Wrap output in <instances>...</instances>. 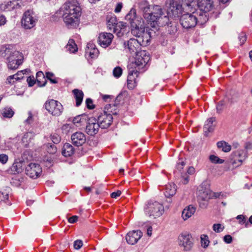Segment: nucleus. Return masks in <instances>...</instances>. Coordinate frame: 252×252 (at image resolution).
<instances>
[{
  "instance_id": "bb28decb",
  "label": "nucleus",
  "mask_w": 252,
  "mask_h": 252,
  "mask_svg": "<svg viewBox=\"0 0 252 252\" xmlns=\"http://www.w3.org/2000/svg\"><path fill=\"white\" fill-rule=\"evenodd\" d=\"M107 19L108 28L110 30L113 29L114 32H116L117 31L119 30L118 27H120L118 25V23L116 17L115 15H113L110 17H108Z\"/></svg>"
},
{
  "instance_id": "aec40b11",
  "label": "nucleus",
  "mask_w": 252,
  "mask_h": 252,
  "mask_svg": "<svg viewBox=\"0 0 252 252\" xmlns=\"http://www.w3.org/2000/svg\"><path fill=\"white\" fill-rule=\"evenodd\" d=\"M72 144L77 147L83 145L86 141L85 134L82 132H76L71 136Z\"/></svg>"
},
{
  "instance_id": "1a4fd4ad",
  "label": "nucleus",
  "mask_w": 252,
  "mask_h": 252,
  "mask_svg": "<svg viewBox=\"0 0 252 252\" xmlns=\"http://www.w3.org/2000/svg\"><path fill=\"white\" fill-rule=\"evenodd\" d=\"M150 60V57L147 55L145 51H140L136 54L135 61L130 63L128 65L130 68L134 67L138 69L139 71L142 72L144 67L147 64Z\"/></svg>"
},
{
  "instance_id": "864d4df0",
  "label": "nucleus",
  "mask_w": 252,
  "mask_h": 252,
  "mask_svg": "<svg viewBox=\"0 0 252 252\" xmlns=\"http://www.w3.org/2000/svg\"><path fill=\"white\" fill-rule=\"evenodd\" d=\"M8 199V194L6 192H0V201L6 202Z\"/></svg>"
},
{
  "instance_id": "603ef678",
  "label": "nucleus",
  "mask_w": 252,
  "mask_h": 252,
  "mask_svg": "<svg viewBox=\"0 0 252 252\" xmlns=\"http://www.w3.org/2000/svg\"><path fill=\"white\" fill-rule=\"evenodd\" d=\"M236 219L239 220V223L240 224H243L247 220V217L243 215H238Z\"/></svg>"
},
{
  "instance_id": "4d7b16f0",
  "label": "nucleus",
  "mask_w": 252,
  "mask_h": 252,
  "mask_svg": "<svg viewBox=\"0 0 252 252\" xmlns=\"http://www.w3.org/2000/svg\"><path fill=\"white\" fill-rule=\"evenodd\" d=\"M8 159V156L5 154L0 155V162L2 164H5L6 163Z\"/></svg>"
},
{
  "instance_id": "f8f14e48",
  "label": "nucleus",
  "mask_w": 252,
  "mask_h": 252,
  "mask_svg": "<svg viewBox=\"0 0 252 252\" xmlns=\"http://www.w3.org/2000/svg\"><path fill=\"white\" fill-rule=\"evenodd\" d=\"M179 245L185 252L190 251L193 246V239L190 234L188 232L182 233L178 237Z\"/></svg>"
},
{
  "instance_id": "473e14b6",
  "label": "nucleus",
  "mask_w": 252,
  "mask_h": 252,
  "mask_svg": "<svg viewBox=\"0 0 252 252\" xmlns=\"http://www.w3.org/2000/svg\"><path fill=\"white\" fill-rule=\"evenodd\" d=\"M36 80L39 87L44 86L47 83V79L42 71H38L36 73Z\"/></svg>"
},
{
  "instance_id": "4468645a",
  "label": "nucleus",
  "mask_w": 252,
  "mask_h": 252,
  "mask_svg": "<svg viewBox=\"0 0 252 252\" xmlns=\"http://www.w3.org/2000/svg\"><path fill=\"white\" fill-rule=\"evenodd\" d=\"M36 22L37 19L35 18L32 11L27 10L23 14L21 25L25 29H31L35 26Z\"/></svg>"
},
{
  "instance_id": "9d476101",
  "label": "nucleus",
  "mask_w": 252,
  "mask_h": 252,
  "mask_svg": "<svg viewBox=\"0 0 252 252\" xmlns=\"http://www.w3.org/2000/svg\"><path fill=\"white\" fill-rule=\"evenodd\" d=\"M183 8V5L180 3V1L177 0H170L166 15L169 18V16L174 18L181 17V16L186 12Z\"/></svg>"
},
{
  "instance_id": "4c0bfd02",
  "label": "nucleus",
  "mask_w": 252,
  "mask_h": 252,
  "mask_svg": "<svg viewBox=\"0 0 252 252\" xmlns=\"http://www.w3.org/2000/svg\"><path fill=\"white\" fill-rule=\"evenodd\" d=\"M23 164V162L21 161L14 162L12 165L13 170L17 173L21 172L24 169Z\"/></svg>"
},
{
  "instance_id": "f03ea898",
  "label": "nucleus",
  "mask_w": 252,
  "mask_h": 252,
  "mask_svg": "<svg viewBox=\"0 0 252 252\" xmlns=\"http://www.w3.org/2000/svg\"><path fill=\"white\" fill-rule=\"evenodd\" d=\"M63 21L68 28H76L79 23L81 8L77 0H68L61 7Z\"/></svg>"
},
{
  "instance_id": "b1692460",
  "label": "nucleus",
  "mask_w": 252,
  "mask_h": 252,
  "mask_svg": "<svg viewBox=\"0 0 252 252\" xmlns=\"http://www.w3.org/2000/svg\"><path fill=\"white\" fill-rule=\"evenodd\" d=\"M215 121V118L211 117L206 121L203 128L204 132L206 136H207L209 132H212L214 130L216 126V124H214Z\"/></svg>"
},
{
  "instance_id": "13d9d810",
  "label": "nucleus",
  "mask_w": 252,
  "mask_h": 252,
  "mask_svg": "<svg viewBox=\"0 0 252 252\" xmlns=\"http://www.w3.org/2000/svg\"><path fill=\"white\" fill-rule=\"evenodd\" d=\"M223 241L226 244H230L232 242L233 239L231 235H226L223 237Z\"/></svg>"
},
{
  "instance_id": "c03bdc74",
  "label": "nucleus",
  "mask_w": 252,
  "mask_h": 252,
  "mask_svg": "<svg viewBox=\"0 0 252 252\" xmlns=\"http://www.w3.org/2000/svg\"><path fill=\"white\" fill-rule=\"evenodd\" d=\"M72 122L77 126H80L81 124L84 122V119L80 116H77L74 118Z\"/></svg>"
},
{
  "instance_id": "393cba45",
  "label": "nucleus",
  "mask_w": 252,
  "mask_h": 252,
  "mask_svg": "<svg viewBox=\"0 0 252 252\" xmlns=\"http://www.w3.org/2000/svg\"><path fill=\"white\" fill-rule=\"evenodd\" d=\"M181 4L183 9L187 11L191 12L192 10L196 9V2L195 0H181Z\"/></svg>"
},
{
  "instance_id": "052dcab7",
  "label": "nucleus",
  "mask_w": 252,
  "mask_h": 252,
  "mask_svg": "<svg viewBox=\"0 0 252 252\" xmlns=\"http://www.w3.org/2000/svg\"><path fill=\"white\" fill-rule=\"evenodd\" d=\"M78 220V217L77 216H73L68 218V221L70 223H73L77 221Z\"/></svg>"
},
{
  "instance_id": "58836bf2",
  "label": "nucleus",
  "mask_w": 252,
  "mask_h": 252,
  "mask_svg": "<svg viewBox=\"0 0 252 252\" xmlns=\"http://www.w3.org/2000/svg\"><path fill=\"white\" fill-rule=\"evenodd\" d=\"M167 25L168 31L169 33L171 34L175 33L177 31V28L176 24L175 23H173L172 21L169 22L168 24H166Z\"/></svg>"
},
{
  "instance_id": "423d86ee",
  "label": "nucleus",
  "mask_w": 252,
  "mask_h": 252,
  "mask_svg": "<svg viewBox=\"0 0 252 252\" xmlns=\"http://www.w3.org/2000/svg\"><path fill=\"white\" fill-rule=\"evenodd\" d=\"M212 0H198L196 3V12L200 15L199 20L202 23H206L209 20V12L213 7Z\"/></svg>"
},
{
  "instance_id": "7ed1b4c3",
  "label": "nucleus",
  "mask_w": 252,
  "mask_h": 252,
  "mask_svg": "<svg viewBox=\"0 0 252 252\" xmlns=\"http://www.w3.org/2000/svg\"><path fill=\"white\" fill-rule=\"evenodd\" d=\"M0 55L6 58L7 67L9 69H16L23 63V54L18 51L13 50L9 45L8 47H1Z\"/></svg>"
},
{
  "instance_id": "20e7f679",
  "label": "nucleus",
  "mask_w": 252,
  "mask_h": 252,
  "mask_svg": "<svg viewBox=\"0 0 252 252\" xmlns=\"http://www.w3.org/2000/svg\"><path fill=\"white\" fill-rule=\"evenodd\" d=\"M114 104H109L105 107V110L103 113H101L96 119L100 128L102 129H106L108 128L112 124L113 120L112 115H117L118 112L116 109H114L113 111V107H115Z\"/></svg>"
},
{
  "instance_id": "cd10ccee",
  "label": "nucleus",
  "mask_w": 252,
  "mask_h": 252,
  "mask_svg": "<svg viewBox=\"0 0 252 252\" xmlns=\"http://www.w3.org/2000/svg\"><path fill=\"white\" fill-rule=\"evenodd\" d=\"M72 93L75 99V106L76 107H79L81 105L82 102L84 93L82 90L77 89H74L72 91Z\"/></svg>"
},
{
  "instance_id": "ea45409f",
  "label": "nucleus",
  "mask_w": 252,
  "mask_h": 252,
  "mask_svg": "<svg viewBox=\"0 0 252 252\" xmlns=\"http://www.w3.org/2000/svg\"><path fill=\"white\" fill-rule=\"evenodd\" d=\"M210 160L214 163H223L224 162L223 159L220 158L218 157L215 155H211L209 157Z\"/></svg>"
},
{
  "instance_id": "680f3d73",
  "label": "nucleus",
  "mask_w": 252,
  "mask_h": 252,
  "mask_svg": "<svg viewBox=\"0 0 252 252\" xmlns=\"http://www.w3.org/2000/svg\"><path fill=\"white\" fill-rule=\"evenodd\" d=\"M121 193V191L118 190L116 192H113L111 193V197L113 198H117V197L120 196Z\"/></svg>"
},
{
  "instance_id": "e2e57ef3",
  "label": "nucleus",
  "mask_w": 252,
  "mask_h": 252,
  "mask_svg": "<svg viewBox=\"0 0 252 252\" xmlns=\"http://www.w3.org/2000/svg\"><path fill=\"white\" fill-rule=\"evenodd\" d=\"M6 22V18L3 15H0V26L4 25Z\"/></svg>"
},
{
  "instance_id": "a18cd8bd",
  "label": "nucleus",
  "mask_w": 252,
  "mask_h": 252,
  "mask_svg": "<svg viewBox=\"0 0 252 252\" xmlns=\"http://www.w3.org/2000/svg\"><path fill=\"white\" fill-rule=\"evenodd\" d=\"M47 152L51 154H55L57 151L56 147L54 145L48 143L47 145Z\"/></svg>"
},
{
  "instance_id": "09e8293b",
  "label": "nucleus",
  "mask_w": 252,
  "mask_h": 252,
  "mask_svg": "<svg viewBox=\"0 0 252 252\" xmlns=\"http://www.w3.org/2000/svg\"><path fill=\"white\" fill-rule=\"evenodd\" d=\"M86 104L87 108L89 109H93L95 108L94 105L93 104V100L90 98L86 99Z\"/></svg>"
},
{
  "instance_id": "338daca9",
  "label": "nucleus",
  "mask_w": 252,
  "mask_h": 252,
  "mask_svg": "<svg viewBox=\"0 0 252 252\" xmlns=\"http://www.w3.org/2000/svg\"><path fill=\"white\" fill-rule=\"evenodd\" d=\"M220 195V192H214L211 191V199L213 198H219Z\"/></svg>"
},
{
  "instance_id": "5fc2aeb1",
  "label": "nucleus",
  "mask_w": 252,
  "mask_h": 252,
  "mask_svg": "<svg viewBox=\"0 0 252 252\" xmlns=\"http://www.w3.org/2000/svg\"><path fill=\"white\" fill-rule=\"evenodd\" d=\"M27 82L29 87H32L35 84L36 81L34 77L32 76L28 77L27 79Z\"/></svg>"
},
{
  "instance_id": "c85d7f7f",
  "label": "nucleus",
  "mask_w": 252,
  "mask_h": 252,
  "mask_svg": "<svg viewBox=\"0 0 252 252\" xmlns=\"http://www.w3.org/2000/svg\"><path fill=\"white\" fill-rule=\"evenodd\" d=\"M88 50L87 52L89 53L90 56L92 58H94L96 57L99 54L98 50L95 48V46L92 42H89L87 44Z\"/></svg>"
},
{
  "instance_id": "3c124183",
  "label": "nucleus",
  "mask_w": 252,
  "mask_h": 252,
  "mask_svg": "<svg viewBox=\"0 0 252 252\" xmlns=\"http://www.w3.org/2000/svg\"><path fill=\"white\" fill-rule=\"evenodd\" d=\"M239 39L240 42V45H242L244 44L247 40L246 34L244 32H241L239 35Z\"/></svg>"
},
{
  "instance_id": "8fccbe9b",
  "label": "nucleus",
  "mask_w": 252,
  "mask_h": 252,
  "mask_svg": "<svg viewBox=\"0 0 252 252\" xmlns=\"http://www.w3.org/2000/svg\"><path fill=\"white\" fill-rule=\"evenodd\" d=\"M224 227H221V225L220 223L214 224L213 226V230L216 232H220L223 230Z\"/></svg>"
},
{
  "instance_id": "2eb2a0df",
  "label": "nucleus",
  "mask_w": 252,
  "mask_h": 252,
  "mask_svg": "<svg viewBox=\"0 0 252 252\" xmlns=\"http://www.w3.org/2000/svg\"><path fill=\"white\" fill-rule=\"evenodd\" d=\"M26 174L30 178L36 179L42 172V169L39 164L31 163L26 167Z\"/></svg>"
},
{
  "instance_id": "c9c22d12",
  "label": "nucleus",
  "mask_w": 252,
  "mask_h": 252,
  "mask_svg": "<svg viewBox=\"0 0 252 252\" xmlns=\"http://www.w3.org/2000/svg\"><path fill=\"white\" fill-rule=\"evenodd\" d=\"M136 10L135 9L132 8L128 13L126 16L125 19L129 22L130 24L132 21H133L134 19L136 18Z\"/></svg>"
},
{
  "instance_id": "f704fd0d",
  "label": "nucleus",
  "mask_w": 252,
  "mask_h": 252,
  "mask_svg": "<svg viewBox=\"0 0 252 252\" xmlns=\"http://www.w3.org/2000/svg\"><path fill=\"white\" fill-rule=\"evenodd\" d=\"M66 48L71 53H74L77 51V47L73 39H70L66 45Z\"/></svg>"
},
{
  "instance_id": "de8ad7c7",
  "label": "nucleus",
  "mask_w": 252,
  "mask_h": 252,
  "mask_svg": "<svg viewBox=\"0 0 252 252\" xmlns=\"http://www.w3.org/2000/svg\"><path fill=\"white\" fill-rule=\"evenodd\" d=\"M46 78L47 79L49 80L52 83H53V84L57 83L58 82L56 80V79L55 78H53V77L54 76V75L53 73L48 72H46Z\"/></svg>"
},
{
  "instance_id": "412c9836",
  "label": "nucleus",
  "mask_w": 252,
  "mask_h": 252,
  "mask_svg": "<svg viewBox=\"0 0 252 252\" xmlns=\"http://www.w3.org/2000/svg\"><path fill=\"white\" fill-rule=\"evenodd\" d=\"M142 233L141 231L133 230L129 232L126 235V239L128 244L134 245L141 238Z\"/></svg>"
},
{
  "instance_id": "774afa93",
  "label": "nucleus",
  "mask_w": 252,
  "mask_h": 252,
  "mask_svg": "<svg viewBox=\"0 0 252 252\" xmlns=\"http://www.w3.org/2000/svg\"><path fill=\"white\" fill-rule=\"evenodd\" d=\"M223 103L222 102H219L217 105V110L218 112H220L222 110V106H223Z\"/></svg>"
},
{
  "instance_id": "72a5a7b5",
  "label": "nucleus",
  "mask_w": 252,
  "mask_h": 252,
  "mask_svg": "<svg viewBox=\"0 0 252 252\" xmlns=\"http://www.w3.org/2000/svg\"><path fill=\"white\" fill-rule=\"evenodd\" d=\"M217 147L219 149H221L222 151L224 152H228L231 149V146L227 142L221 141L217 143Z\"/></svg>"
},
{
  "instance_id": "9b49d317",
  "label": "nucleus",
  "mask_w": 252,
  "mask_h": 252,
  "mask_svg": "<svg viewBox=\"0 0 252 252\" xmlns=\"http://www.w3.org/2000/svg\"><path fill=\"white\" fill-rule=\"evenodd\" d=\"M44 106L46 110L54 116L61 115L63 109L62 104L60 102L53 99L47 100Z\"/></svg>"
},
{
  "instance_id": "f257e3e1",
  "label": "nucleus",
  "mask_w": 252,
  "mask_h": 252,
  "mask_svg": "<svg viewBox=\"0 0 252 252\" xmlns=\"http://www.w3.org/2000/svg\"><path fill=\"white\" fill-rule=\"evenodd\" d=\"M137 6L143 18L154 31H158L159 27L168 23L169 18L160 6L150 5L146 0H140Z\"/></svg>"
},
{
  "instance_id": "a211bd4d",
  "label": "nucleus",
  "mask_w": 252,
  "mask_h": 252,
  "mask_svg": "<svg viewBox=\"0 0 252 252\" xmlns=\"http://www.w3.org/2000/svg\"><path fill=\"white\" fill-rule=\"evenodd\" d=\"M97 120L94 117H91L88 119V124L86 126V132L90 135L93 136L96 134L100 128Z\"/></svg>"
},
{
  "instance_id": "37998d69",
  "label": "nucleus",
  "mask_w": 252,
  "mask_h": 252,
  "mask_svg": "<svg viewBox=\"0 0 252 252\" xmlns=\"http://www.w3.org/2000/svg\"><path fill=\"white\" fill-rule=\"evenodd\" d=\"M123 70L120 66H117L114 68L113 71V74L115 77L119 78L122 74Z\"/></svg>"
},
{
  "instance_id": "e433bc0d",
  "label": "nucleus",
  "mask_w": 252,
  "mask_h": 252,
  "mask_svg": "<svg viewBox=\"0 0 252 252\" xmlns=\"http://www.w3.org/2000/svg\"><path fill=\"white\" fill-rule=\"evenodd\" d=\"M201 245L203 248H207L209 244L210 241L207 235L202 234L200 236Z\"/></svg>"
},
{
  "instance_id": "a878e982",
  "label": "nucleus",
  "mask_w": 252,
  "mask_h": 252,
  "mask_svg": "<svg viewBox=\"0 0 252 252\" xmlns=\"http://www.w3.org/2000/svg\"><path fill=\"white\" fill-rule=\"evenodd\" d=\"M196 211V208L192 205L186 207L182 212V217L184 220H188L193 215Z\"/></svg>"
},
{
  "instance_id": "6ab92c4d",
  "label": "nucleus",
  "mask_w": 252,
  "mask_h": 252,
  "mask_svg": "<svg viewBox=\"0 0 252 252\" xmlns=\"http://www.w3.org/2000/svg\"><path fill=\"white\" fill-rule=\"evenodd\" d=\"M128 74L127 76V87L129 89H132L135 86L136 78L138 77L139 72L138 69L134 67L130 68L129 65L127 66Z\"/></svg>"
},
{
  "instance_id": "6e6d98bb",
  "label": "nucleus",
  "mask_w": 252,
  "mask_h": 252,
  "mask_svg": "<svg viewBox=\"0 0 252 252\" xmlns=\"http://www.w3.org/2000/svg\"><path fill=\"white\" fill-rule=\"evenodd\" d=\"M83 246V242L81 240H77L74 241V248L75 249L79 250Z\"/></svg>"
},
{
  "instance_id": "39448f33",
  "label": "nucleus",
  "mask_w": 252,
  "mask_h": 252,
  "mask_svg": "<svg viewBox=\"0 0 252 252\" xmlns=\"http://www.w3.org/2000/svg\"><path fill=\"white\" fill-rule=\"evenodd\" d=\"M200 15L196 12V10H192L191 12L187 11L183 14L180 17V23L185 29L194 28L198 23L201 25L205 23H202L199 20Z\"/></svg>"
},
{
  "instance_id": "dca6fc26",
  "label": "nucleus",
  "mask_w": 252,
  "mask_h": 252,
  "mask_svg": "<svg viewBox=\"0 0 252 252\" xmlns=\"http://www.w3.org/2000/svg\"><path fill=\"white\" fill-rule=\"evenodd\" d=\"M124 46L126 49H127L131 54H136L140 52L141 44L138 39L130 38L126 42L124 43Z\"/></svg>"
},
{
  "instance_id": "ddd939ff",
  "label": "nucleus",
  "mask_w": 252,
  "mask_h": 252,
  "mask_svg": "<svg viewBox=\"0 0 252 252\" xmlns=\"http://www.w3.org/2000/svg\"><path fill=\"white\" fill-rule=\"evenodd\" d=\"M153 28L151 27L150 28L148 27L145 29L142 30L140 33H139L137 35H134L137 37L139 42L141 44L142 46H146L149 44L151 38L156 35V32L158 31H154Z\"/></svg>"
},
{
  "instance_id": "bf43d9fd",
  "label": "nucleus",
  "mask_w": 252,
  "mask_h": 252,
  "mask_svg": "<svg viewBox=\"0 0 252 252\" xmlns=\"http://www.w3.org/2000/svg\"><path fill=\"white\" fill-rule=\"evenodd\" d=\"M26 71V70H21L18 71L17 73L14 74V75H16L18 78V81L21 80V79H23L24 78V75L25 74V72Z\"/></svg>"
},
{
  "instance_id": "6e6552de",
  "label": "nucleus",
  "mask_w": 252,
  "mask_h": 252,
  "mask_svg": "<svg viewBox=\"0 0 252 252\" xmlns=\"http://www.w3.org/2000/svg\"><path fill=\"white\" fill-rule=\"evenodd\" d=\"M164 211L163 205L157 201L148 202L145 208L146 213L154 219L161 216Z\"/></svg>"
},
{
  "instance_id": "a19ab883",
  "label": "nucleus",
  "mask_w": 252,
  "mask_h": 252,
  "mask_svg": "<svg viewBox=\"0 0 252 252\" xmlns=\"http://www.w3.org/2000/svg\"><path fill=\"white\" fill-rule=\"evenodd\" d=\"M14 113V111L11 108H6L2 114L5 118H10L13 116Z\"/></svg>"
},
{
  "instance_id": "69168bd1",
  "label": "nucleus",
  "mask_w": 252,
  "mask_h": 252,
  "mask_svg": "<svg viewBox=\"0 0 252 252\" xmlns=\"http://www.w3.org/2000/svg\"><path fill=\"white\" fill-rule=\"evenodd\" d=\"M122 7H123L122 3H118L117 4L116 7V8L115 9V12L116 13L120 12L121 11Z\"/></svg>"
},
{
  "instance_id": "79ce46f5",
  "label": "nucleus",
  "mask_w": 252,
  "mask_h": 252,
  "mask_svg": "<svg viewBox=\"0 0 252 252\" xmlns=\"http://www.w3.org/2000/svg\"><path fill=\"white\" fill-rule=\"evenodd\" d=\"M18 77L16 75H10L6 79V83L10 85L14 84L15 82L18 81Z\"/></svg>"
},
{
  "instance_id": "0e129e2a",
  "label": "nucleus",
  "mask_w": 252,
  "mask_h": 252,
  "mask_svg": "<svg viewBox=\"0 0 252 252\" xmlns=\"http://www.w3.org/2000/svg\"><path fill=\"white\" fill-rule=\"evenodd\" d=\"M28 115H29L28 118L26 119L25 122L27 124H30L32 121V113L31 112H29L28 113Z\"/></svg>"
},
{
  "instance_id": "2f4dec72",
  "label": "nucleus",
  "mask_w": 252,
  "mask_h": 252,
  "mask_svg": "<svg viewBox=\"0 0 252 252\" xmlns=\"http://www.w3.org/2000/svg\"><path fill=\"white\" fill-rule=\"evenodd\" d=\"M73 146L69 143H65L63 145L62 154L64 157H70L74 153Z\"/></svg>"
},
{
  "instance_id": "7c9ffc66",
  "label": "nucleus",
  "mask_w": 252,
  "mask_h": 252,
  "mask_svg": "<svg viewBox=\"0 0 252 252\" xmlns=\"http://www.w3.org/2000/svg\"><path fill=\"white\" fill-rule=\"evenodd\" d=\"M176 192V188L175 184H171L166 186L164 194L166 197L173 196Z\"/></svg>"
},
{
  "instance_id": "4be33fe9",
  "label": "nucleus",
  "mask_w": 252,
  "mask_h": 252,
  "mask_svg": "<svg viewBox=\"0 0 252 252\" xmlns=\"http://www.w3.org/2000/svg\"><path fill=\"white\" fill-rule=\"evenodd\" d=\"M113 37L111 33H101L99 34L98 41L101 46L106 48L111 44Z\"/></svg>"
},
{
  "instance_id": "49530a36",
  "label": "nucleus",
  "mask_w": 252,
  "mask_h": 252,
  "mask_svg": "<svg viewBox=\"0 0 252 252\" xmlns=\"http://www.w3.org/2000/svg\"><path fill=\"white\" fill-rule=\"evenodd\" d=\"M51 139L54 144H58L61 141V137L56 133L51 135Z\"/></svg>"
},
{
  "instance_id": "5701e85b",
  "label": "nucleus",
  "mask_w": 252,
  "mask_h": 252,
  "mask_svg": "<svg viewBox=\"0 0 252 252\" xmlns=\"http://www.w3.org/2000/svg\"><path fill=\"white\" fill-rule=\"evenodd\" d=\"M233 161L232 162V164L235 165L237 163V161L239 163L237 166L241 165L243 161L245 160L247 158L246 152L244 150H237L233 153Z\"/></svg>"
},
{
  "instance_id": "0eeeda50",
  "label": "nucleus",
  "mask_w": 252,
  "mask_h": 252,
  "mask_svg": "<svg viewBox=\"0 0 252 252\" xmlns=\"http://www.w3.org/2000/svg\"><path fill=\"white\" fill-rule=\"evenodd\" d=\"M196 193L199 207L202 209L206 208L209 200L211 199V190L205 184H202L198 187Z\"/></svg>"
},
{
  "instance_id": "f3484780",
  "label": "nucleus",
  "mask_w": 252,
  "mask_h": 252,
  "mask_svg": "<svg viewBox=\"0 0 252 252\" xmlns=\"http://www.w3.org/2000/svg\"><path fill=\"white\" fill-rule=\"evenodd\" d=\"M131 32L133 35H137L142 30L145 29L144 20L141 17H137L132 21L130 24Z\"/></svg>"
},
{
  "instance_id": "c756f323",
  "label": "nucleus",
  "mask_w": 252,
  "mask_h": 252,
  "mask_svg": "<svg viewBox=\"0 0 252 252\" xmlns=\"http://www.w3.org/2000/svg\"><path fill=\"white\" fill-rule=\"evenodd\" d=\"M34 137V133L32 132H28L24 134L22 141L26 147H28Z\"/></svg>"
}]
</instances>
